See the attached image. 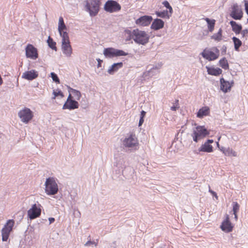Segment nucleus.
Listing matches in <instances>:
<instances>
[{
	"instance_id": "f257e3e1",
	"label": "nucleus",
	"mask_w": 248,
	"mask_h": 248,
	"mask_svg": "<svg viewBox=\"0 0 248 248\" xmlns=\"http://www.w3.org/2000/svg\"><path fill=\"white\" fill-rule=\"evenodd\" d=\"M101 0H85L83 1L84 10L89 13L91 17H94L98 14Z\"/></svg>"
},
{
	"instance_id": "f03ea898",
	"label": "nucleus",
	"mask_w": 248,
	"mask_h": 248,
	"mask_svg": "<svg viewBox=\"0 0 248 248\" xmlns=\"http://www.w3.org/2000/svg\"><path fill=\"white\" fill-rule=\"evenodd\" d=\"M133 39L137 44L145 45L149 42L150 36L145 31L134 29L133 30Z\"/></svg>"
},
{
	"instance_id": "7ed1b4c3",
	"label": "nucleus",
	"mask_w": 248,
	"mask_h": 248,
	"mask_svg": "<svg viewBox=\"0 0 248 248\" xmlns=\"http://www.w3.org/2000/svg\"><path fill=\"white\" fill-rule=\"evenodd\" d=\"M45 192L48 195L56 194L59 190L58 186L55 178L49 177L46 179L45 184Z\"/></svg>"
},
{
	"instance_id": "20e7f679",
	"label": "nucleus",
	"mask_w": 248,
	"mask_h": 248,
	"mask_svg": "<svg viewBox=\"0 0 248 248\" xmlns=\"http://www.w3.org/2000/svg\"><path fill=\"white\" fill-rule=\"evenodd\" d=\"M210 132L207 129L205 128L204 126H197L196 127L195 130H194L193 133L191 134V136L193 138V140L196 142L198 141L209 135Z\"/></svg>"
},
{
	"instance_id": "39448f33",
	"label": "nucleus",
	"mask_w": 248,
	"mask_h": 248,
	"mask_svg": "<svg viewBox=\"0 0 248 248\" xmlns=\"http://www.w3.org/2000/svg\"><path fill=\"white\" fill-rule=\"evenodd\" d=\"M103 54L106 58H112L116 57L125 56L128 54L124 51L113 47H108L104 49Z\"/></svg>"
},
{
	"instance_id": "423d86ee",
	"label": "nucleus",
	"mask_w": 248,
	"mask_h": 248,
	"mask_svg": "<svg viewBox=\"0 0 248 248\" xmlns=\"http://www.w3.org/2000/svg\"><path fill=\"white\" fill-rule=\"evenodd\" d=\"M104 9L107 12L112 13L121 10V6L115 0H108L104 4Z\"/></svg>"
},
{
	"instance_id": "0eeeda50",
	"label": "nucleus",
	"mask_w": 248,
	"mask_h": 248,
	"mask_svg": "<svg viewBox=\"0 0 248 248\" xmlns=\"http://www.w3.org/2000/svg\"><path fill=\"white\" fill-rule=\"evenodd\" d=\"M18 116L23 123L28 124L32 119L33 114L30 108H25L18 112Z\"/></svg>"
},
{
	"instance_id": "6e6552de",
	"label": "nucleus",
	"mask_w": 248,
	"mask_h": 248,
	"mask_svg": "<svg viewBox=\"0 0 248 248\" xmlns=\"http://www.w3.org/2000/svg\"><path fill=\"white\" fill-rule=\"evenodd\" d=\"M15 224V221L13 219H9L2 229V240L3 241H6L9 236L10 232L12 231L13 227Z\"/></svg>"
},
{
	"instance_id": "1a4fd4ad",
	"label": "nucleus",
	"mask_w": 248,
	"mask_h": 248,
	"mask_svg": "<svg viewBox=\"0 0 248 248\" xmlns=\"http://www.w3.org/2000/svg\"><path fill=\"white\" fill-rule=\"evenodd\" d=\"M26 56L32 60H36L38 57V51L31 44H28L25 48Z\"/></svg>"
},
{
	"instance_id": "9d476101",
	"label": "nucleus",
	"mask_w": 248,
	"mask_h": 248,
	"mask_svg": "<svg viewBox=\"0 0 248 248\" xmlns=\"http://www.w3.org/2000/svg\"><path fill=\"white\" fill-rule=\"evenodd\" d=\"M216 53L210 50L204 49L201 55L205 59L209 61H212L216 60L219 56V50L217 48H215Z\"/></svg>"
},
{
	"instance_id": "9b49d317",
	"label": "nucleus",
	"mask_w": 248,
	"mask_h": 248,
	"mask_svg": "<svg viewBox=\"0 0 248 248\" xmlns=\"http://www.w3.org/2000/svg\"><path fill=\"white\" fill-rule=\"evenodd\" d=\"M40 206V204L38 206L36 204H34L32 205L31 208L28 210V216L31 220L34 219L40 216L41 209Z\"/></svg>"
},
{
	"instance_id": "f8f14e48",
	"label": "nucleus",
	"mask_w": 248,
	"mask_h": 248,
	"mask_svg": "<svg viewBox=\"0 0 248 248\" xmlns=\"http://www.w3.org/2000/svg\"><path fill=\"white\" fill-rule=\"evenodd\" d=\"M232 11L230 16L234 20H240L243 17V12L237 3H234L232 6Z\"/></svg>"
},
{
	"instance_id": "ddd939ff",
	"label": "nucleus",
	"mask_w": 248,
	"mask_h": 248,
	"mask_svg": "<svg viewBox=\"0 0 248 248\" xmlns=\"http://www.w3.org/2000/svg\"><path fill=\"white\" fill-rule=\"evenodd\" d=\"M153 18L150 16H143L136 20L135 23L139 26H147L151 22Z\"/></svg>"
},
{
	"instance_id": "4468645a",
	"label": "nucleus",
	"mask_w": 248,
	"mask_h": 248,
	"mask_svg": "<svg viewBox=\"0 0 248 248\" xmlns=\"http://www.w3.org/2000/svg\"><path fill=\"white\" fill-rule=\"evenodd\" d=\"M138 144L137 138L132 135L126 138L123 141V145L125 147H133Z\"/></svg>"
},
{
	"instance_id": "2eb2a0df",
	"label": "nucleus",
	"mask_w": 248,
	"mask_h": 248,
	"mask_svg": "<svg viewBox=\"0 0 248 248\" xmlns=\"http://www.w3.org/2000/svg\"><path fill=\"white\" fill-rule=\"evenodd\" d=\"M115 166L119 169V171H123L125 168V157L123 155H119L115 158Z\"/></svg>"
},
{
	"instance_id": "dca6fc26",
	"label": "nucleus",
	"mask_w": 248,
	"mask_h": 248,
	"mask_svg": "<svg viewBox=\"0 0 248 248\" xmlns=\"http://www.w3.org/2000/svg\"><path fill=\"white\" fill-rule=\"evenodd\" d=\"M62 48L63 54L66 56H71L72 53V48L70 45V40L62 42Z\"/></svg>"
},
{
	"instance_id": "f3484780",
	"label": "nucleus",
	"mask_w": 248,
	"mask_h": 248,
	"mask_svg": "<svg viewBox=\"0 0 248 248\" xmlns=\"http://www.w3.org/2000/svg\"><path fill=\"white\" fill-rule=\"evenodd\" d=\"M220 228L223 231L229 232L232 231L233 226L230 221L228 215H227L226 219L222 222Z\"/></svg>"
},
{
	"instance_id": "a211bd4d",
	"label": "nucleus",
	"mask_w": 248,
	"mask_h": 248,
	"mask_svg": "<svg viewBox=\"0 0 248 248\" xmlns=\"http://www.w3.org/2000/svg\"><path fill=\"white\" fill-rule=\"evenodd\" d=\"M78 107L79 104L78 102L75 100H73L69 101H66L62 106V109L73 110L78 108Z\"/></svg>"
},
{
	"instance_id": "6ab92c4d",
	"label": "nucleus",
	"mask_w": 248,
	"mask_h": 248,
	"mask_svg": "<svg viewBox=\"0 0 248 248\" xmlns=\"http://www.w3.org/2000/svg\"><path fill=\"white\" fill-rule=\"evenodd\" d=\"M38 76V73L36 71L31 70L24 72L22 76V78L28 80H32L37 78Z\"/></svg>"
},
{
	"instance_id": "aec40b11",
	"label": "nucleus",
	"mask_w": 248,
	"mask_h": 248,
	"mask_svg": "<svg viewBox=\"0 0 248 248\" xmlns=\"http://www.w3.org/2000/svg\"><path fill=\"white\" fill-rule=\"evenodd\" d=\"M162 63L158 64L155 66H153L152 68H150L147 71L143 73V76L146 77H152L158 73V69L162 66Z\"/></svg>"
},
{
	"instance_id": "412c9836",
	"label": "nucleus",
	"mask_w": 248,
	"mask_h": 248,
	"mask_svg": "<svg viewBox=\"0 0 248 248\" xmlns=\"http://www.w3.org/2000/svg\"><path fill=\"white\" fill-rule=\"evenodd\" d=\"M164 22L161 19L156 18L154 19L151 26V28L155 31L158 30L164 27Z\"/></svg>"
},
{
	"instance_id": "4be33fe9",
	"label": "nucleus",
	"mask_w": 248,
	"mask_h": 248,
	"mask_svg": "<svg viewBox=\"0 0 248 248\" xmlns=\"http://www.w3.org/2000/svg\"><path fill=\"white\" fill-rule=\"evenodd\" d=\"M220 89L224 93H227L231 89L232 85L229 81H226L223 78L220 79Z\"/></svg>"
},
{
	"instance_id": "5701e85b",
	"label": "nucleus",
	"mask_w": 248,
	"mask_h": 248,
	"mask_svg": "<svg viewBox=\"0 0 248 248\" xmlns=\"http://www.w3.org/2000/svg\"><path fill=\"white\" fill-rule=\"evenodd\" d=\"M123 66V63L122 62L113 63L108 70V72L110 75H113L119 69Z\"/></svg>"
},
{
	"instance_id": "b1692460",
	"label": "nucleus",
	"mask_w": 248,
	"mask_h": 248,
	"mask_svg": "<svg viewBox=\"0 0 248 248\" xmlns=\"http://www.w3.org/2000/svg\"><path fill=\"white\" fill-rule=\"evenodd\" d=\"M207 73L209 75L217 76L222 73V70L219 68H214L206 66Z\"/></svg>"
},
{
	"instance_id": "393cba45",
	"label": "nucleus",
	"mask_w": 248,
	"mask_h": 248,
	"mask_svg": "<svg viewBox=\"0 0 248 248\" xmlns=\"http://www.w3.org/2000/svg\"><path fill=\"white\" fill-rule=\"evenodd\" d=\"M199 152L211 153L213 151V147L211 145L204 142L199 148Z\"/></svg>"
},
{
	"instance_id": "a878e982",
	"label": "nucleus",
	"mask_w": 248,
	"mask_h": 248,
	"mask_svg": "<svg viewBox=\"0 0 248 248\" xmlns=\"http://www.w3.org/2000/svg\"><path fill=\"white\" fill-rule=\"evenodd\" d=\"M232 31H234L236 34H239L242 29V26L240 24H237L235 21L232 20L230 22Z\"/></svg>"
},
{
	"instance_id": "bb28decb",
	"label": "nucleus",
	"mask_w": 248,
	"mask_h": 248,
	"mask_svg": "<svg viewBox=\"0 0 248 248\" xmlns=\"http://www.w3.org/2000/svg\"><path fill=\"white\" fill-rule=\"evenodd\" d=\"M210 112L209 108L208 107H202L198 111L197 116L198 118H201L204 116L208 115Z\"/></svg>"
},
{
	"instance_id": "cd10ccee",
	"label": "nucleus",
	"mask_w": 248,
	"mask_h": 248,
	"mask_svg": "<svg viewBox=\"0 0 248 248\" xmlns=\"http://www.w3.org/2000/svg\"><path fill=\"white\" fill-rule=\"evenodd\" d=\"M223 154L226 156H236L237 154L236 152L233 151L232 148L229 147L227 148H222L221 150Z\"/></svg>"
},
{
	"instance_id": "c85d7f7f",
	"label": "nucleus",
	"mask_w": 248,
	"mask_h": 248,
	"mask_svg": "<svg viewBox=\"0 0 248 248\" xmlns=\"http://www.w3.org/2000/svg\"><path fill=\"white\" fill-rule=\"evenodd\" d=\"M232 41L234 44V48L235 51H239L240 50V47L242 46V41L236 37H233L232 38Z\"/></svg>"
},
{
	"instance_id": "c756f323",
	"label": "nucleus",
	"mask_w": 248,
	"mask_h": 248,
	"mask_svg": "<svg viewBox=\"0 0 248 248\" xmlns=\"http://www.w3.org/2000/svg\"><path fill=\"white\" fill-rule=\"evenodd\" d=\"M67 30V27L64 22L62 17L61 16L59 19L58 23V31L61 32V31H64Z\"/></svg>"
},
{
	"instance_id": "7c9ffc66",
	"label": "nucleus",
	"mask_w": 248,
	"mask_h": 248,
	"mask_svg": "<svg viewBox=\"0 0 248 248\" xmlns=\"http://www.w3.org/2000/svg\"><path fill=\"white\" fill-rule=\"evenodd\" d=\"M205 20L208 24V28L210 32H212L214 29L215 25V20L214 19H210L208 18H205Z\"/></svg>"
},
{
	"instance_id": "2f4dec72",
	"label": "nucleus",
	"mask_w": 248,
	"mask_h": 248,
	"mask_svg": "<svg viewBox=\"0 0 248 248\" xmlns=\"http://www.w3.org/2000/svg\"><path fill=\"white\" fill-rule=\"evenodd\" d=\"M219 64L220 66H221L223 69L225 70H227L229 68L228 61L225 57L219 60Z\"/></svg>"
},
{
	"instance_id": "473e14b6",
	"label": "nucleus",
	"mask_w": 248,
	"mask_h": 248,
	"mask_svg": "<svg viewBox=\"0 0 248 248\" xmlns=\"http://www.w3.org/2000/svg\"><path fill=\"white\" fill-rule=\"evenodd\" d=\"M155 14L158 17H160L161 18H165L167 17L168 18H170V15H169V12L167 10H164L163 11L159 12L156 11L155 12Z\"/></svg>"
},
{
	"instance_id": "72a5a7b5",
	"label": "nucleus",
	"mask_w": 248,
	"mask_h": 248,
	"mask_svg": "<svg viewBox=\"0 0 248 248\" xmlns=\"http://www.w3.org/2000/svg\"><path fill=\"white\" fill-rule=\"evenodd\" d=\"M47 43L50 48L53 50H57V47L56 46V43L53 41V39L50 36L48 37Z\"/></svg>"
},
{
	"instance_id": "f704fd0d",
	"label": "nucleus",
	"mask_w": 248,
	"mask_h": 248,
	"mask_svg": "<svg viewBox=\"0 0 248 248\" xmlns=\"http://www.w3.org/2000/svg\"><path fill=\"white\" fill-rule=\"evenodd\" d=\"M68 91L69 92H71L74 96H75V98L79 100L80 97H81V93L79 91H78L77 90L74 89L73 88H71L70 87H69V90Z\"/></svg>"
},
{
	"instance_id": "c9c22d12",
	"label": "nucleus",
	"mask_w": 248,
	"mask_h": 248,
	"mask_svg": "<svg viewBox=\"0 0 248 248\" xmlns=\"http://www.w3.org/2000/svg\"><path fill=\"white\" fill-rule=\"evenodd\" d=\"M222 31L221 29H220L217 33H215L212 36L211 38L217 41H220L222 39Z\"/></svg>"
},
{
	"instance_id": "e433bc0d",
	"label": "nucleus",
	"mask_w": 248,
	"mask_h": 248,
	"mask_svg": "<svg viewBox=\"0 0 248 248\" xmlns=\"http://www.w3.org/2000/svg\"><path fill=\"white\" fill-rule=\"evenodd\" d=\"M60 36L62 38V41L64 42L67 40H69V36L68 33L64 31H61V32H59Z\"/></svg>"
},
{
	"instance_id": "4c0bfd02",
	"label": "nucleus",
	"mask_w": 248,
	"mask_h": 248,
	"mask_svg": "<svg viewBox=\"0 0 248 248\" xmlns=\"http://www.w3.org/2000/svg\"><path fill=\"white\" fill-rule=\"evenodd\" d=\"M53 94L54 96L52 97V99H55L58 96H61L62 98L64 96L62 92L60 90H53Z\"/></svg>"
},
{
	"instance_id": "58836bf2",
	"label": "nucleus",
	"mask_w": 248,
	"mask_h": 248,
	"mask_svg": "<svg viewBox=\"0 0 248 248\" xmlns=\"http://www.w3.org/2000/svg\"><path fill=\"white\" fill-rule=\"evenodd\" d=\"M50 75H51V77L52 80H53V81H54L55 82H56L57 83H60V79L56 74H55L54 72H51L50 73Z\"/></svg>"
},
{
	"instance_id": "ea45409f",
	"label": "nucleus",
	"mask_w": 248,
	"mask_h": 248,
	"mask_svg": "<svg viewBox=\"0 0 248 248\" xmlns=\"http://www.w3.org/2000/svg\"><path fill=\"white\" fill-rule=\"evenodd\" d=\"M233 208L232 211L233 213H237L239 210L240 205L237 202H233Z\"/></svg>"
},
{
	"instance_id": "a19ab883",
	"label": "nucleus",
	"mask_w": 248,
	"mask_h": 248,
	"mask_svg": "<svg viewBox=\"0 0 248 248\" xmlns=\"http://www.w3.org/2000/svg\"><path fill=\"white\" fill-rule=\"evenodd\" d=\"M179 108V100L178 99H176L173 106L170 108V109L172 111H176Z\"/></svg>"
},
{
	"instance_id": "79ce46f5",
	"label": "nucleus",
	"mask_w": 248,
	"mask_h": 248,
	"mask_svg": "<svg viewBox=\"0 0 248 248\" xmlns=\"http://www.w3.org/2000/svg\"><path fill=\"white\" fill-rule=\"evenodd\" d=\"M124 31L125 33L129 35V38H126V41H130L131 39H133L134 35L133 34V31H131L129 30H125Z\"/></svg>"
},
{
	"instance_id": "37998d69",
	"label": "nucleus",
	"mask_w": 248,
	"mask_h": 248,
	"mask_svg": "<svg viewBox=\"0 0 248 248\" xmlns=\"http://www.w3.org/2000/svg\"><path fill=\"white\" fill-rule=\"evenodd\" d=\"M93 244H94L95 246L97 245V243H95L94 241H92L91 240H89L84 244V246H90Z\"/></svg>"
},
{
	"instance_id": "c03bdc74",
	"label": "nucleus",
	"mask_w": 248,
	"mask_h": 248,
	"mask_svg": "<svg viewBox=\"0 0 248 248\" xmlns=\"http://www.w3.org/2000/svg\"><path fill=\"white\" fill-rule=\"evenodd\" d=\"M241 32L242 35V37H245L246 36H247V34L248 33V30L245 29L243 31H241Z\"/></svg>"
},
{
	"instance_id": "a18cd8bd",
	"label": "nucleus",
	"mask_w": 248,
	"mask_h": 248,
	"mask_svg": "<svg viewBox=\"0 0 248 248\" xmlns=\"http://www.w3.org/2000/svg\"><path fill=\"white\" fill-rule=\"evenodd\" d=\"M245 9L246 13L248 15V1L245 0Z\"/></svg>"
},
{
	"instance_id": "49530a36",
	"label": "nucleus",
	"mask_w": 248,
	"mask_h": 248,
	"mask_svg": "<svg viewBox=\"0 0 248 248\" xmlns=\"http://www.w3.org/2000/svg\"><path fill=\"white\" fill-rule=\"evenodd\" d=\"M162 4L164 5V6L165 7H166L167 8H168L169 6H170V4L169 3V2L167 1V0H165L163 2H162Z\"/></svg>"
},
{
	"instance_id": "de8ad7c7",
	"label": "nucleus",
	"mask_w": 248,
	"mask_h": 248,
	"mask_svg": "<svg viewBox=\"0 0 248 248\" xmlns=\"http://www.w3.org/2000/svg\"><path fill=\"white\" fill-rule=\"evenodd\" d=\"M167 9H169L168 12H169V15H170V16H171V14L172 13V11H173L171 6L170 5V6L168 7V8H167Z\"/></svg>"
},
{
	"instance_id": "09e8293b",
	"label": "nucleus",
	"mask_w": 248,
	"mask_h": 248,
	"mask_svg": "<svg viewBox=\"0 0 248 248\" xmlns=\"http://www.w3.org/2000/svg\"><path fill=\"white\" fill-rule=\"evenodd\" d=\"M167 9H169L168 12H169V15H170V16H171V14L172 13V11H173L171 6L170 5V6L168 7V8H167Z\"/></svg>"
},
{
	"instance_id": "8fccbe9b",
	"label": "nucleus",
	"mask_w": 248,
	"mask_h": 248,
	"mask_svg": "<svg viewBox=\"0 0 248 248\" xmlns=\"http://www.w3.org/2000/svg\"><path fill=\"white\" fill-rule=\"evenodd\" d=\"M144 122V118H140V120H139V126H141L142 124Z\"/></svg>"
},
{
	"instance_id": "3c124183",
	"label": "nucleus",
	"mask_w": 248,
	"mask_h": 248,
	"mask_svg": "<svg viewBox=\"0 0 248 248\" xmlns=\"http://www.w3.org/2000/svg\"><path fill=\"white\" fill-rule=\"evenodd\" d=\"M145 114H146V112L144 110H142L141 112H140V118H144L145 116Z\"/></svg>"
},
{
	"instance_id": "603ef678",
	"label": "nucleus",
	"mask_w": 248,
	"mask_h": 248,
	"mask_svg": "<svg viewBox=\"0 0 248 248\" xmlns=\"http://www.w3.org/2000/svg\"><path fill=\"white\" fill-rule=\"evenodd\" d=\"M73 100H74V99H73V97L72 96L71 94L69 93L66 101H69Z\"/></svg>"
},
{
	"instance_id": "864d4df0",
	"label": "nucleus",
	"mask_w": 248,
	"mask_h": 248,
	"mask_svg": "<svg viewBox=\"0 0 248 248\" xmlns=\"http://www.w3.org/2000/svg\"><path fill=\"white\" fill-rule=\"evenodd\" d=\"M48 220L49 221V224H50L55 221V218L54 217H49Z\"/></svg>"
},
{
	"instance_id": "5fc2aeb1",
	"label": "nucleus",
	"mask_w": 248,
	"mask_h": 248,
	"mask_svg": "<svg viewBox=\"0 0 248 248\" xmlns=\"http://www.w3.org/2000/svg\"><path fill=\"white\" fill-rule=\"evenodd\" d=\"M209 192H210L211 193H212V195H213L214 196H215L217 199V193H216L215 192H214V191H212V190H209Z\"/></svg>"
},
{
	"instance_id": "6e6d98bb",
	"label": "nucleus",
	"mask_w": 248,
	"mask_h": 248,
	"mask_svg": "<svg viewBox=\"0 0 248 248\" xmlns=\"http://www.w3.org/2000/svg\"><path fill=\"white\" fill-rule=\"evenodd\" d=\"M222 53H226L227 50V47L225 46H222Z\"/></svg>"
},
{
	"instance_id": "4d7b16f0",
	"label": "nucleus",
	"mask_w": 248,
	"mask_h": 248,
	"mask_svg": "<svg viewBox=\"0 0 248 248\" xmlns=\"http://www.w3.org/2000/svg\"><path fill=\"white\" fill-rule=\"evenodd\" d=\"M205 142L207 144H211L214 142V140H207Z\"/></svg>"
},
{
	"instance_id": "13d9d810",
	"label": "nucleus",
	"mask_w": 248,
	"mask_h": 248,
	"mask_svg": "<svg viewBox=\"0 0 248 248\" xmlns=\"http://www.w3.org/2000/svg\"><path fill=\"white\" fill-rule=\"evenodd\" d=\"M97 61H98V67H99L101 66V63L102 62V61L100 60V59H98Z\"/></svg>"
},
{
	"instance_id": "bf43d9fd",
	"label": "nucleus",
	"mask_w": 248,
	"mask_h": 248,
	"mask_svg": "<svg viewBox=\"0 0 248 248\" xmlns=\"http://www.w3.org/2000/svg\"><path fill=\"white\" fill-rule=\"evenodd\" d=\"M233 214L234 215V218H235V220H237V218H238L237 213H233Z\"/></svg>"
},
{
	"instance_id": "052dcab7",
	"label": "nucleus",
	"mask_w": 248,
	"mask_h": 248,
	"mask_svg": "<svg viewBox=\"0 0 248 248\" xmlns=\"http://www.w3.org/2000/svg\"><path fill=\"white\" fill-rule=\"evenodd\" d=\"M46 221V219H42L40 220V222L41 223H44Z\"/></svg>"
},
{
	"instance_id": "680f3d73",
	"label": "nucleus",
	"mask_w": 248,
	"mask_h": 248,
	"mask_svg": "<svg viewBox=\"0 0 248 248\" xmlns=\"http://www.w3.org/2000/svg\"><path fill=\"white\" fill-rule=\"evenodd\" d=\"M217 145L218 146L219 145L218 142H217Z\"/></svg>"
},
{
	"instance_id": "e2e57ef3",
	"label": "nucleus",
	"mask_w": 248,
	"mask_h": 248,
	"mask_svg": "<svg viewBox=\"0 0 248 248\" xmlns=\"http://www.w3.org/2000/svg\"><path fill=\"white\" fill-rule=\"evenodd\" d=\"M127 38H129V35H128Z\"/></svg>"
}]
</instances>
